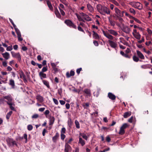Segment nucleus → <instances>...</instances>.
Returning a JSON list of instances; mask_svg holds the SVG:
<instances>
[{
    "label": "nucleus",
    "instance_id": "nucleus-49",
    "mask_svg": "<svg viewBox=\"0 0 152 152\" xmlns=\"http://www.w3.org/2000/svg\"><path fill=\"white\" fill-rule=\"evenodd\" d=\"M25 77V75L24 74L23 72H21L20 73V77L21 78H24Z\"/></svg>",
    "mask_w": 152,
    "mask_h": 152
},
{
    "label": "nucleus",
    "instance_id": "nucleus-44",
    "mask_svg": "<svg viewBox=\"0 0 152 152\" xmlns=\"http://www.w3.org/2000/svg\"><path fill=\"white\" fill-rule=\"evenodd\" d=\"M59 10L62 9V10H65V8L64 7V5L62 4H59Z\"/></svg>",
    "mask_w": 152,
    "mask_h": 152
},
{
    "label": "nucleus",
    "instance_id": "nucleus-1",
    "mask_svg": "<svg viewBox=\"0 0 152 152\" xmlns=\"http://www.w3.org/2000/svg\"><path fill=\"white\" fill-rule=\"evenodd\" d=\"M102 33L105 37L109 39L108 41L110 46L112 48H115L117 46L116 42L111 40L113 39L114 37L109 34L107 31L102 30Z\"/></svg>",
    "mask_w": 152,
    "mask_h": 152
},
{
    "label": "nucleus",
    "instance_id": "nucleus-36",
    "mask_svg": "<svg viewBox=\"0 0 152 152\" xmlns=\"http://www.w3.org/2000/svg\"><path fill=\"white\" fill-rule=\"evenodd\" d=\"M42 82L48 88H49L50 87L49 82L46 80H43Z\"/></svg>",
    "mask_w": 152,
    "mask_h": 152
},
{
    "label": "nucleus",
    "instance_id": "nucleus-15",
    "mask_svg": "<svg viewBox=\"0 0 152 152\" xmlns=\"http://www.w3.org/2000/svg\"><path fill=\"white\" fill-rule=\"evenodd\" d=\"M87 7L88 10L91 12L94 11V9L91 5L89 3L87 4Z\"/></svg>",
    "mask_w": 152,
    "mask_h": 152
},
{
    "label": "nucleus",
    "instance_id": "nucleus-5",
    "mask_svg": "<svg viewBox=\"0 0 152 152\" xmlns=\"http://www.w3.org/2000/svg\"><path fill=\"white\" fill-rule=\"evenodd\" d=\"M132 34L133 36L136 39L139 40L140 39L141 36L138 32H137V31L136 29H134L133 30Z\"/></svg>",
    "mask_w": 152,
    "mask_h": 152
},
{
    "label": "nucleus",
    "instance_id": "nucleus-34",
    "mask_svg": "<svg viewBox=\"0 0 152 152\" xmlns=\"http://www.w3.org/2000/svg\"><path fill=\"white\" fill-rule=\"evenodd\" d=\"M76 15L79 21H82L84 22H85V21H84L83 19L81 18L82 16L81 15L80 16L77 13L76 14Z\"/></svg>",
    "mask_w": 152,
    "mask_h": 152
},
{
    "label": "nucleus",
    "instance_id": "nucleus-62",
    "mask_svg": "<svg viewBox=\"0 0 152 152\" xmlns=\"http://www.w3.org/2000/svg\"><path fill=\"white\" fill-rule=\"evenodd\" d=\"M133 118L134 117L133 116L131 117L128 119V121L131 123H132V122Z\"/></svg>",
    "mask_w": 152,
    "mask_h": 152
},
{
    "label": "nucleus",
    "instance_id": "nucleus-41",
    "mask_svg": "<svg viewBox=\"0 0 152 152\" xmlns=\"http://www.w3.org/2000/svg\"><path fill=\"white\" fill-rule=\"evenodd\" d=\"M125 133V130L124 129L120 127V130L119 132V134L121 135H123Z\"/></svg>",
    "mask_w": 152,
    "mask_h": 152
},
{
    "label": "nucleus",
    "instance_id": "nucleus-14",
    "mask_svg": "<svg viewBox=\"0 0 152 152\" xmlns=\"http://www.w3.org/2000/svg\"><path fill=\"white\" fill-rule=\"evenodd\" d=\"M49 125H52L53 124L55 121V118L54 117L52 116L51 115L49 116Z\"/></svg>",
    "mask_w": 152,
    "mask_h": 152
},
{
    "label": "nucleus",
    "instance_id": "nucleus-60",
    "mask_svg": "<svg viewBox=\"0 0 152 152\" xmlns=\"http://www.w3.org/2000/svg\"><path fill=\"white\" fill-rule=\"evenodd\" d=\"M18 39L19 41H21L23 40V38L21 37V35H20L19 36H18Z\"/></svg>",
    "mask_w": 152,
    "mask_h": 152
},
{
    "label": "nucleus",
    "instance_id": "nucleus-43",
    "mask_svg": "<svg viewBox=\"0 0 152 152\" xmlns=\"http://www.w3.org/2000/svg\"><path fill=\"white\" fill-rule=\"evenodd\" d=\"M129 11L131 13H133L134 15L136 14L135 11L133 8H130L129 10Z\"/></svg>",
    "mask_w": 152,
    "mask_h": 152
},
{
    "label": "nucleus",
    "instance_id": "nucleus-19",
    "mask_svg": "<svg viewBox=\"0 0 152 152\" xmlns=\"http://www.w3.org/2000/svg\"><path fill=\"white\" fill-rule=\"evenodd\" d=\"M2 55L5 60H7L10 58V55L8 52H6L5 53H2Z\"/></svg>",
    "mask_w": 152,
    "mask_h": 152
},
{
    "label": "nucleus",
    "instance_id": "nucleus-54",
    "mask_svg": "<svg viewBox=\"0 0 152 152\" xmlns=\"http://www.w3.org/2000/svg\"><path fill=\"white\" fill-rule=\"evenodd\" d=\"M64 10L62 9L59 10L60 13L62 16H64L65 15V13L64 12Z\"/></svg>",
    "mask_w": 152,
    "mask_h": 152
},
{
    "label": "nucleus",
    "instance_id": "nucleus-59",
    "mask_svg": "<svg viewBox=\"0 0 152 152\" xmlns=\"http://www.w3.org/2000/svg\"><path fill=\"white\" fill-rule=\"evenodd\" d=\"M118 20L121 23H122L124 22V20L122 18H121V17L119 16V17H118Z\"/></svg>",
    "mask_w": 152,
    "mask_h": 152
},
{
    "label": "nucleus",
    "instance_id": "nucleus-17",
    "mask_svg": "<svg viewBox=\"0 0 152 152\" xmlns=\"http://www.w3.org/2000/svg\"><path fill=\"white\" fill-rule=\"evenodd\" d=\"M108 96L109 99L112 100H115L116 99L115 96L111 92H109L108 94Z\"/></svg>",
    "mask_w": 152,
    "mask_h": 152
},
{
    "label": "nucleus",
    "instance_id": "nucleus-56",
    "mask_svg": "<svg viewBox=\"0 0 152 152\" xmlns=\"http://www.w3.org/2000/svg\"><path fill=\"white\" fill-rule=\"evenodd\" d=\"M39 117V115L37 114H34L32 116V118H37Z\"/></svg>",
    "mask_w": 152,
    "mask_h": 152
},
{
    "label": "nucleus",
    "instance_id": "nucleus-8",
    "mask_svg": "<svg viewBox=\"0 0 152 152\" xmlns=\"http://www.w3.org/2000/svg\"><path fill=\"white\" fill-rule=\"evenodd\" d=\"M103 12H102L101 14L103 15H105V14L107 15H110V10L107 7L105 6L103 8Z\"/></svg>",
    "mask_w": 152,
    "mask_h": 152
},
{
    "label": "nucleus",
    "instance_id": "nucleus-52",
    "mask_svg": "<svg viewBox=\"0 0 152 152\" xmlns=\"http://www.w3.org/2000/svg\"><path fill=\"white\" fill-rule=\"evenodd\" d=\"M141 67L144 69H147L148 68V65H143L141 66Z\"/></svg>",
    "mask_w": 152,
    "mask_h": 152
},
{
    "label": "nucleus",
    "instance_id": "nucleus-4",
    "mask_svg": "<svg viewBox=\"0 0 152 152\" xmlns=\"http://www.w3.org/2000/svg\"><path fill=\"white\" fill-rule=\"evenodd\" d=\"M12 56L13 58H16L19 61L21 60V56L19 53H16L13 51H11Z\"/></svg>",
    "mask_w": 152,
    "mask_h": 152
},
{
    "label": "nucleus",
    "instance_id": "nucleus-39",
    "mask_svg": "<svg viewBox=\"0 0 152 152\" xmlns=\"http://www.w3.org/2000/svg\"><path fill=\"white\" fill-rule=\"evenodd\" d=\"M84 92L86 94H87L89 96L91 94V92L90 90L86 89L84 90Z\"/></svg>",
    "mask_w": 152,
    "mask_h": 152
},
{
    "label": "nucleus",
    "instance_id": "nucleus-25",
    "mask_svg": "<svg viewBox=\"0 0 152 152\" xmlns=\"http://www.w3.org/2000/svg\"><path fill=\"white\" fill-rule=\"evenodd\" d=\"M55 13L56 17L59 18H61V15L56 7L55 9Z\"/></svg>",
    "mask_w": 152,
    "mask_h": 152
},
{
    "label": "nucleus",
    "instance_id": "nucleus-50",
    "mask_svg": "<svg viewBox=\"0 0 152 152\" xmlns=\"http://www.w3.org/2000/svg\"><path fill=\"white\" fill-rule=\"evenodd\" d=\"M47 70L48 69L47 67H44L42 68V71L41 72H46L47 71Z\"/></svg>",
    "mask_w": 152,
    "mask_h": 152
},
{
    "label": "nucleus",
    "instance_id": "nucleus-29",
    "mask_svg": "<svg viewBox=\"0 0 152 152\" xmlns=\"http://www.w3.org/2000/svg\"><path fill=\"white\" fill-rule=\"evenodd\" d=\"M59 136V134L58 132H57L56 134L53 137L52 140L53 142H56Z\"/></svg>",
    "mask_w": 152,
    "mask_h": 152
},
{
    "label": "nucleus",
    "instance_id": "nucleus-24",
    "mask_svg": "<svg viewBox=\"0 0 152 152\" xmlns=\"http://www.w3.org/2000/svg\"><path fill=\"white\" fill-rule=\"evenodd\" d=\"M79 136H80V137H82L83 138L86 140H88V137L84 133H80L79 134Z\"/></svg>",
    "mask_w": 152,
    "mask_h": 152
},
{
    "label": "nucleus",
    "instance_id": "nucleus-12",
    "mask_svg": "<svg viewBox=\"0 0 152 152\" xmlns=\"http://www.w3.org/2000/svg\"><path fill=\"white\" fill-rule=\"evenodd\" d=\"M71 150L72 148L67 143H66L65 146V152H71Z\"/></svg>",
    "mask_w": 152,
    "mask_h": 152
},
{
    "label": "nucleus",
    "instance_id": "nucleus-35",
    "mask_svg": "<svg viewBox=\"0 0 152 152\" xmlns=\"http://www.w3.org/2000/svg\"><path fill=\"white\" fill-rule=\"evenodd\" d=\"M12 112L11 111H10L9 113H8L7 115H6V118L8 120L9 119L10 117L12 114Z\"/></svg>",
    "mask_w": 152,
    "mask_h": 152
},
{
    "label": "nucleus",
    "instance_id": "nucleus-23",
    "mask_svg": "<svg viewBox=\"0 0 152 152\" xmlns=\"http://www.w3.org/2000/svg\"><path fill=\"white\" fill-rule=\"evenodd\" d=\"M93 38L96 39H98L100 38V37L99 35L94 31H93Z\"/></svg>",
    "mask_w": 152,
    "mask_h": 152
},
{
    "label": "nucleus",
    "instance_id": "nucleus-32",
    "mask_svg": "<svg viewBox=\"0 0 152 152\" xmlns=\"http://www.w3.org/2000/svg\"><path fill=\"white\" fill-rule=\"evenodd\" d=\"M120 42L122 43L124 45H126L127 42L123 37H120L119 38Z\"/></svg>",
    "mask_w": 152,
    "mask_h": 152
},
{
    "label": "nucleus",
    "instance_id": "nucleus-27",
    "mask_svg": "<svg viewBox=\"0 0 152 152\" xmlns=\"http://www.w3.org/2000/svg\"><path fill=\"white\" fill-rule=\"evenodd\" d=\"M114 10L116 14V15L120 17V15H121V11L118 8L116 7L114 8Z\"/></svg>",
    "mask_w": 152,
    "mask_h": 152
},
{
    "label": "nucleus",
    "instance_id": "nucleus-2",
    "mask_svg": "<svg viewBox=\"0 0 152 152\" xmlns=\"http://www.w3.org/2000/svg\"><path fill=\"white\" fill-rule=\"evenodd\" d=\"M7 142L8 145L9 147L13 146L14 145L17 146V144L15 141L12 138H8L7 140Z\"/></svg>",
    "mask_w": 152,
    "mask_h": 152
},
{
    "label": "nucleus",
    "instance_id": "nucleus-22",
    "mask_svg": "<svg viewBox=\"0 0 152 152\" xmlns=\"http://www.w3.org/2000/svg\"><path fill=\"white\" fill-rule=\"evenodd\" d=\"M75 75V72L71 70L70 73L69 72L66 73V75L67 77L69 78L71 76H73Z\"/></svg>",
    "mask_w": 152,
    "mask_h": 152
},
{
    "label": "nucleus",
    "instance_id": "nucleus-28",
    "mask_svg": "<svg viewBox=\"0 0 152 152\" xmlns=\"http://www.w3.org/2000/svg\"><path fill=\"white\" fill-rule=\"evenodd\" d=\"M39 75L41 79L42 80L43 78H46V75L44 72H40L39 73Z\"/></svg>",
    "mask_w": 152,
    "mask_h": 152
},
{
    "label": "nucleus",
    "instance_id": "nucleus-53",
    "mask_svg": "<svg viewBox=\"0 0 152 152\" xmlns=\"http://www.w3.org/2000/svg\"><path fill=\"white\" fill-rule=\"evenodd\" d=\"M124 56L126 58H130L131 57V55H129L128 54V53H125V54Z\"/></svg>",
    "mask_w": 152,
    "mask_h": 152
},
{
    "label": "nucleus",
    "instance_id": "nucleus-16",
    "mask_svg": "<svg viewBox=\"0 0 152 152\" xmlns=\"http://www.w3.org/2000/svg\"><path fill=\"white\" fill-rule=\"evenodd\" d=\"M137 54L138 58H140L141 59H144L145 57L143 54L139 50H137Z\"/></svg>",
    "mask_w": 152,
    "mask_h": 152
},
{
    "label": "nucleus",
    "instance_id": "nucleus-20",
    "mask_svg": "<svg viewBox=\"0 0 152 152\" xmlns=\"http://www.w3.org/2000/svg\"><path fill=\"white\" fill-rule=\"evenodd\" d=\"M36 99L38 102L41 103L44 101L43 97L40 95H38L36 96Z\"/></svg>",
    "mask_w": 152,
    "mask_h": 152
},
{
    "label": "nucleus",
    "instance_id": "nucleus-48",
    "mask_svg": "<svg viewBox=\"0 0 152 152\" xmlns=\"http://www.w3.org/2000/svg\"><path fill=\"white\" fill-rule=\"evenodd\" d=\"M15 30L18 36L21 35L20 31L18 28H15Z\"/></svg>",
    "mask_w": 152,
    "mask_h": 152
},
{
    "label": "nucleus",
    "instance_id": "nucleus-38",
    "mask_svg": "<svg viewBox=\"0 0 152 152\" xmlns=\"http://www.w3.org/2000/svg\"><path fill=\"white\" fill-rule=\"evenodd\" d=\"M75 124L77 128L79 129L80 128V124L79 122L76 120L75 121Z\"/></svg>",
    "mask_w": 152,
    "mask_h": 152
},
{
    "label": "nucleus",
    "instance_id": "nucleus-10",
    "mask_svg": "<svg viewBox=\"0 0 152 152\" xmlns=\"http://www.w3.org/2000/svg\"><path fill=\"white\" fill-rule=\"evenodd\" d=\"M104 7L105 6H102L100 4H98L96 7L98 11L101 14L102 12H103V8H104Z\"/></svg>",
    "mask_w": 152,
    "mask_h": 152
},
{
    "label": "nucleus",
    "instance_id": "nucleus-40",
    "mask_svg": "<svg viewBox=\"0 0 152 152\" xmlns=\"http://www.w3.org/2000/svg\"><path fill=\"white\" fill-rule=\"evenodd\" d=\"M110 1L111 2L113 3L116 6H120L119 4L115 0H110Z\"/></svg>",
    "mask_w": 152,
    "mask_h": 152
},
{
    "label": "nucleus",
    "instance_id": "nucleus-26",
    "mask_svg": "<svg viewBox=\"0 0 152 152\" xmlns=\"http://www.w3.org/2000/svg\"><path fill=\"white\" fill-rule=\"evenodd\" d=\"M46 2L48 7H49L50 10L51 11H53V8L51 2L49 1H47Z\"/></svg>",
    "mask_w": 152,
    "mask_h": 152
},
{
    "label": "nucleus",
    "instance_id": "nucleus-18",
    "mask_svg": "<svg viewBox=\"0 0 152 152\" xmlns=\"http://www.w3.org/2000/svg\"><path fill=\"white\" fill-rule=\"evenodd\" d=\"M7 104L9 105V107L12 110L16 111V110L14 107L15 104L14 102L12 103L8 102Z\"/></svg>",
    "mask_w": 152,
    "mask_h": 152
},
{
    "label": "nucleus",
    "instance_id": "nucleus-7",
    "mask_svg": "<svg viewBox=\"0 0 152 152\" xmlns=\"http://www.w3.org/2000/svg\"><path fill=\"white\" fill-rule=\"evenodd\" d=\"M80 15L85 20L87 21H91V18L88 16V15L82 12L80 13Z\"/></svg>",
    "mask_w": 152,
    "mask_h": 152
},
{
    "label": "nucleus",
    "instance_id": "nucleus-51",
    "mask_svg": "<svg viewBox=\"0 0 152 152\" xmlns=\"http://www.w3.org/2000/svg\"><path fill=\"white\" fill-rule=\"evenodd\" d=\"M66 137V136L64 134H61V139L63 140Z\"/></svg>",
    "mask_w": 152,
    "mask_h": 152
},
{
    "label": "nucleus",
    "instance_id": "nucleus-64",
    "mask_svg": "<svg viewBox=\"0 0 152 152\" xmlns=\"http://www.w3.org/2000/svg\"><path fill=\"white\" fill-rule=\"evenodd\" d=\"M82 70V69L81 68H80L77 69L76 70V72L77 73V74H79L80 72Z\"/></svg>",
    "mask_w": 152,
    "mask_h": 152
},
{
    "label": "nucleus",
    "instance_id": "nucleus-55",
    "mask_svg": "<svg viewBox=\"0 0 152 152\" xmlns=\"http://www.w3.org/2000/svg\"><path fill=\"white\" fill-rule=\"evenodd\" d=\"M50 113V111L48 110H46L44 112V114L46 117H47V115Z\"/></svg>",
    "mask_w": 152,
    "mask_h": 152
},
{
    "label": "nucleus",
    "instance_id": "nucleus-3",
    "mask_svg": "<svg viewBox=\"0 0 152 152\" xmlns=\"http://www.w3.org/2000/svg\"><path fill=\"white\" fill-rule=\"evenodd\" d=\"M65 23L69 26L76 29V26L70 20H66L64 21Z\"/></svg>",
    "mask_w": 152,
    "mask_h": 152
},
{
    "label": "nucleus",
    "instance_id": "nucleus-13",
    "mask_svg": "<svg viewBox=\"0 0 152 152\" xmlns=\"http://www.w3.org/2000/svg\"><path fill=\"white\" fill-rule=\"evenodd\" d=\"M108 32L107 31L109 34L113 35L114 36H117L118 35V34L117 31L113 29H109L108 30Z\"/></svg>",
    "mask_w": 152,
    "mask_h": 152
},
{
    "label": "nucleus",
    "instance_id": "nucleus-57",
    "mask_svg": "<svg viewBox=\"0 0 152 152\" xmlns=\"http://www.w3.org/2000/svg\"><path fill=\"white\" fill-rule=\"evenodd\" d=\"M53 101L55 104L56 105H58V102L57 99H55L53 98Z\"/></svg>",
    "mask_w": 152,
    "mask_h": 152
},
{
    "label": "nucleus",
    "instance_id": "nucleus-31",
    "mask_svg": "<svg viewBox=\"0 0 152 152\" xmlns=\"http://www.w3.org/2000/svg\"><path fill=\"white\" fill-rule=\"evenodd\" d=\"M9 85L11 86L13 88H14L15 86L14 81L12 79H10L9 80Z\"/></svg>",
    "mask_w": 152,
    "mask_h": 152
},
{
    "label": "nucleus",
    "instance_id": "nucleus-47",
    "mask_svg": "<svg viewBox=\"0 0 152 152\" xmlns=\"http://www.w3.org/2000/svg\"><path fill=\"white\" fill-rule=\"evenodd\" d=\"M66 129L64 127H63L61 129V134H64L65 133Z\"/></svg>",
    "mask_w": 152,
    "mask_h": 152
},
{
    "label": "nucleus",
    "instance_id": "nucleus-45",
    "mask_svg": "<svg viewBox=\"0 0 152 152\" xmlns=\"http://www.w3.org/2000/svg\"><path fill=\"white\" fill-rule=\"evenodd\" d=\"M13 49L12 46L10 45V46H9L8 47L7 46V49L6 50L7 51H10L11 50H12Z\"/></svg>",
    "mask_w": 152,
    "mask_h": 152
},
{
    "label": "nucleus",
    "instance_id": "nucleus-33",
    "mask_svg": "<svg viewBox=\"0 0 152 152\" xmlns=\"http://www.w3.org/2000/svg\"><path fill=\"white\" fill-rule=\"evenodd\" d=\"M108 20L111 25L114 26L115 25L114 21L112 20L110 18H108Z\"/></svg>",
    "mask_w": 152,
    "mask_h": 152
},
{
    "label": "nucleus",
    "instance_id": "nucleus-46",
    "mask_svg": "<svg viewBox=\"0 0 152 152\" xmlns=\"http://www.w3.org/2000/svg\"><path fill=\"white\" fill-rule=\"evenodd\" d=\"M33 127L32 125H28L27 126V129L29 131H31L33 129Z\"/></svg>",
    "mask_w": 152,
    "mask_h": 152
},
{
    "label": "nucleus",
    "instance_id": "nucleus-30",
    "mask_svg": "<svg viewBox=\"0 0 152 152\" xmlns=\"http://www.w3.org/2000/svg\"><path fill=\"white\" fill-rule=\"evenodd\" d=\"M131 115V112L130 111L125 112L124 113L123 116L124 118H126Z\"/></svg>",
    "mask_w": 152,
    "mask_h": 152
},
{
    "label": "nucleus",
    "instance_id": "nucleus-11",
    "mask_svg": "<svg viewBox=\"0 0 152 152\" xmlns=\"http://www.w3.org/2000/svg\"><path fill=\"white\" fill-rule=\"evenodd\" d=\"M123 31L126 34H129L131 31V29L128 26H124L122 28Z\"/></svg>",
    "mask_w": 152,
    "mask_h": 152
},
{
    "label": "nucleus",
    "instance_id": "nucleus-61",
    "mask_svg": "<svg viewBox=\"0 0 152 152\" xmlns=\"http://www.w3.org/2000/svg\"><path fill=\"white\" fill-rule=\"evenodd\" d=\"M27 135L26 134H25L23 136V137L24 138L26 139L25 142H26L27 141Z\"/></svg>",
    "mask_w": 152,
    "mask_h": 152
},
{
    "label": "nucleus",
    "instance_id": "nucleus-21",
    "mask_svg": "<svg viewBox=\"0 0 152 152\" xmlns=\"http://www.w3.org/2000/svg\"><path fill=\"white\" fill-rule=\"evenodd\" d=\"M79 139L78 143L81 144L82 146H84L85 144V141L80 136H79Z\"/></svg>",
    "mask_w": 152,
    "mask_h": 152
},
{
    "label": "nucleus",
    "instance_id": "nucleus-9",
    "mask_svg": "<svg viewBox=\"0 0 152 152\" xmlns=\"http://www.w3.org/2000/svg\"><path fill=\"white\" fill-rule=\"evenodd\" d=\"M4 99H5L7 100V104L8 102L12 103V101L13 100V98L10 95H9L8 96H6L4 97Z\"/></svg>",
    "mask_w": 152,
    "mask_h": 152
},
{
    "label": "nucleus",
    "instance_id": "nucleus-58",
    "mask_svg": "<svg viewBox=\"0 0 152 152\" xmlns=\"http://www.w3.org/2000/svg\"><path fill=\"white\" fill-rule=\"evenodd\" d=\"M132 19L137 23H141L140 21L139 20H138L137 19L134 17H132Z\"/></svg>",
    "mask_w": 152,
    "mask_h": 152
},
{
    "label": "nucleus",
    "instance_id": "nucleus-37",
    "mask_svg": "<svg viewBox=\"0 0 152 152\" xmlns=\"http://www.w3.org/2000/svg\"><path fill=\"white\" fill-rule=\"evenodd\" d=\"M133 59L134 61L137 62L139 60L138 57L135 55H134L133 57Z\"/></svg>",
    "mask_w": 152,
    "mask_h": 152
},
{
    "label": "nucleus",
    "instance_id": "nucleus-63",
    "mask_svg": "<svg viewBox=\"0 0 152 152\" xmlns=\"http://www.w3.org/2000/svg\"><path fill=\"white\" fill-rule=\"evenodd\" d=\"M77 28L78 30L79 31L83 32H84L83 30L81 28V27H80L79 26H78L77 27Z\"/></svg>",
    "mask_w": 152,
    "mask_h": 152
},
{
    "label": "nucleus",
    "instance_id": "nucleus-42",
    "mask_svg": "<svg viewBox=\"0 0 152 152\" xmlns=\"http://www.w3.org/2000/svg\"><path fill=\"white\" fill-rule=\"evenodd\" d=\"M128 127H129V125L128 124L126 123H124L123 124L122 126L121 127L124 130L125 129Z\"/></svg>",
    "mask_w": 152,
    "mask_h": 152
},
{
    "label": "nucleus",
    "instance_id": "nucleus-6",
    "mask_svg": "<svg viewBox=\"0 0 152 152\" xmlns=\"http://www.w3.org/2000/svg\"><path fill=\"white\" fill-rule=\"evenodd\" d=\"M131 4L134 7L139 10L141 9L142 7L140 6L141 4L139 2H133L131 3Z\"/></svg>",
    "mask_w": 152,
    "mask_h": 152
}]
</instances>
